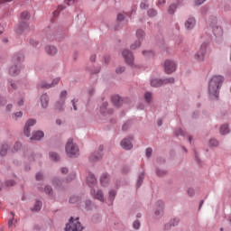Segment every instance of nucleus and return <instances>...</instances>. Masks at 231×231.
<instances>
[{
  "label": "nucleus",
  "instance_id": "4d7b16f0",
  "mask_svg": "<svg viewBox=\"0 0 231 231\" xmlns=\"http://www.w3.org/2000/svg\"><path fill=\"white\" fill-rule=\"evenodd\" d=\"M140 226H141L140 220H135V221H134V223H133V228H134V230H140Z\"/></svg>",
  "mask_w": 231,
  "mask_h": 231
},
{
  "label": "nucleus",
  "instance_id": "20e7f679",
  "mask_svg": "<svg viewBox=\"0 0 231 231\" xmlns=\"http://www.w3.org/2000/svg\"><path fill=\"white\" fill-rule=\"evenodd\" d=\"M208 53H210V48L208 47V43L204 42L195 54L196 60L203 62L205 60V55H208Z\"/></svg>",
  "mask_w": 231,
  "mask_h": 231
},
{
  "label": "nucleus",
  "instance_id": "58836bf2",
  "mask_svg": "<svg viewBox=\"0 0 231 231\" xmlns=\"http://www.w3.org/2000/svg\"><path fill=\"white\" fill-rule=\"evenodd\" d=\"M162 86H165V84H174V78H164L161 79Z\"/></svg>",
  "mask_w": 231,
  "mask_h": 231
},
{
  "label": "nucleus",
  "instance_id": "5fc2aeb1",
  "mask_svg": "<svg viewBox=\"0 0 231 231\" xmlns=\"http://www.w3.org/2000/svg\"><path fill=\"white\" fill-rule=\"evenodd\" d=\"M62 10H64V6L59 5L58 9L53 12L54 17H57V15H59L60 14V12H62Z\"/></svg>",
  "mask_w": 231,
  "mask_h": 231
},
{
  "label": "nucleus",
  "instance_id": "b1692460",
  "mask_svg": "<svg viewBox=\"0 0 231 231\" xmlns=\"http://www.w3.org/2000/svg\"><path fill=\"white\" fill-rule=\"evenodd\" d=\"M180 225V218L175 217L170 221V223L164 226L165 230H171V226H178Z\"/></svg>",
  "mask_w": 231,
  "mask_h": 231
},
{
  "label": "nucleus",
  "instance_id": "4be33fe9",
  "mask_svg": "<svg viewBox=\"0 0 231 231\" xmlns=\"http://www.w3.org/2000/svg\"><path fill=\"white\" fill-rule=\"evenodd\" d=\"M175 136H187L188 142L189 143H192V137L189 135L187 133H185V131H183V129L181 128H178L175 131Z\"/></svg>",
  "mask_w": 231,
  "mask_h": 231
},
{
  "label": "nucleus",
  "instance_id": "412c9836",
  "mask_svg": "<svg viewBox=\"0 0 231 231\" xmlns=\"http://www.w3.org/2000/svg\"><path fill=\"white\" fill-rule=\"evenodd\" d=\"M19 73H21V66L14 65L9 68V75H11V77H16Z\"/></svg>",
  "mask_w": 231,
  "mask_h": 231
},
{
  "label": "nucleus",
  "instance_id": "e433bc0d",
  "mask_svg": "<svg viewBox=\"0 0 231 231\" xmlns=\"http://www.w3.org/2000/svg\"><path fill=\"white\" fill-rule=\"evenodd\" d=\"M108 201L110 203V205H113V201H115V198H116V190L112 189L109 191L108 193Z\"/></svg>",
  "mask_w": 231,
  "mask_h": 231
},
{
  "label": "nucleus",
  "instance_id": "f8f14e48",
  "mask_svg": "<svg viewBox=\"0 0 231 231\" xmlns=\"http://www.w3.org/2000/svg\"><path fill=\"white\" fill-rule=\"evenodd\" d=\"M164 71L168 75L174 73V71H176V62L171 60H166L164 62Z\"/></svg>",
  "mask_w": 231,
  "mask_h": 231
},
{
  "label": "nucleus",
  "instance_id": "8fccbe9b",
  "mask_svg": "<svg viewBox=\"0 0 231 231\" xmlns=\"http://www.w3.org/2000/svg\"><path fill=\"white\" fill-rule=\"evenodd\" d=\"M77 178V173H75V171H72L69 174V176L67 177V181H73V180H75Z\"/></svg>",
  "mask_w": 231,
  "mask_h": 231
},
{
  "label": "nucleus",
  "instance_id": "79ce46f5",
  "mask_svg": "<svg viewBox=\"0 0 231 231\" xmlns=\"http://www.w3.org/2000/svg\"><path fill=\"white\" fill-rule=\"evenodd\" d=\"M144 100H145L146 104H151V102H152V93L146 92L144 94Z\"/></svg>",
  "mask_w": 231,
  "mask_h": 231
},
{
  "label": "nucleus",
  "instance_id": "603ef678",
  "mask_svg": "<svg viewBox=\"0 0 231 231\" xmlns=\"http://www.w3.org/2000/svg\"><path fill=\"white\" fill-rule=\"evenodd\" d=\"M124 71H125V67H124V66H119L116 69V73L117 75H122V73H124Z\"/></svg>",
  "mask_w": 231,
  "mask_h": 231
},
{
  "label": "nucleus",
  "instance_id": "dca6fc26",
  "mask_svg": "<svg viewBox=\"0 0 231 231\" xmlns=\"http://www.w3.org/2000/svg\"><path fill=\"white\" fill-rule=\"evenodd\" d=\"M131 140H133V136L125 138L121 141V147L125 149V151H131V149H133V143Z\"/></svg>",
  "mask_w": 231,
  "mask_h": 231
},
{
  "label": "nucleus",
  "instance_id": "0eeeda50",
  "mask_svg": "<svg viewBox=\"0 0 231 231\" xmlns=\"http://www.w3.org/2000/svg\"><path fill=\"white\" fill-rule=\"evenodd\" d=\"M136 39L137 41L130 45V50H137V48H140V46H142V43L145 39V32H143V30L142 29H138L136 31Z\"/></svg>",
  "mask_w": 231,
  "mask_h": 231
},
{
  "label": "nucleus",
  "instance_id": "393cba45",
  "mask_svg": "<svg viewBox=\"0 0 231 231\" xmlns=\"http://www.w3.org/2000/svg\"><path fill=\"white\" fill-rule=\"evenodd\" d=\"M8 149H10V144L4 143L0 147V156H6L8 154Z\"/></svg>",
  "mask_w": 231,
  "mask_h": 231
},
{
  "label": "nucleus",
  "instance_id": "37998d69",
  "mask_svg": "<svg viewBox=\"0 0 231 231\" xmlns=\"http://www.w3.org/2000/svg\"><path fill=\"white\" fill-rule=\"evenodd\" d=\"M155 172H156L157 176L162 178L167 174V170L157 168Z\"/></svg>",
  "mask_w": 231,
  "mask_h": 231
},
{
  "label": "nucleus",
  "instance_id": "f3484780",
  "mask_svg": "<svg viewBox=\"0 0 231 231\" xmlns=\"http://www.w3.org/2000/svg\"><path fill=\"white\" fill-rule=\"evenodd\" d=\"M41 105L42 109H47L48 106H50V97L47 93H44L41 96Z\"/></svg>",
  "mask_w": 231,
  "mask_h": 231
},
{
  "label": "nucleus",
  "instance_id": "09e8293b",
  "mask_svg": "<svg viewBox=\"0 0 231 231\" xmlns=\"http://www.w3.org/2000/svg\"><path fill=\"white\" fill-rule=\"evenodd\" d=\"M21 147H23V144L20 142H16L12 149V152H17Z\"/></svg>",
  "mask_w": 231,
  "mask_h": 231
},
{
  "label": "nucleus",
  "instance_id": "49530a36",
  "mask_svg": "<svg viewBox=\"0 0 231 231\" xmlns=\"http://www.w3.org/2000/svg\"><path fill=\"white\" fill-rule=\"evenodd\" d=\"M88 71L91 73V75H97V73H100V67H91L88 69Z\"/></svg>",
  "mask_w": 231,
  "mask_h": 231
},
{
  "label": "nucleus",
  "instance_id": "864d4df0",
  "mask_svg": "<svg viewBox=\"0 0 231 231\" xmlns=\"http://www.w3.org/2000/svg\"><path fill=\"white\" fill-rule=\"evenodd\" d=\"M68 97V91L62 90L60 94V100L66 101V97Z\"/></svg>",
  "mask_w": 231,
  "mask_h": 231
},
{
  "label": "nucleus",
  "instance_id": "bb28decb",
  "mask_svg": "<svg viewBox=\"0 0 231 231\" xmlns=\"http://www.w3.org/2000/svg\"><path fill=\"white\" fill-rule=\"evenodd\" d=\"M150 84L152 88H162V79H152L150 80Z\"/></svg>",
  "mask_w": 231,
  "mask_h": 231
},
{
  "label": "nucleus",
  "instance_id": "39448f33",
  "mask_svg": "<svg viewBox=\"0 0 231 231\" xmlns=\"http://www.w3.org/2000/svg\"><path fill=\"white\" fill-rule=\"evenodd\" d=\"M84 230V226H82V224L79 222V217L76 219L71 217L69 220V223L66 224L65 231H82Z\"/></svg>",
  "mask_w": 231,
  "mask_h": 231
},
{
  "label": "nucleus",
  "instance_id": "0e129e2a",
  "mask_svg": "<svg viewBox=\"0 0 231 231\" xmlns=\"http://www.w3.org/2000/svg\"><path fill=\"white\" fill-rule=\"evenodd\" d=\"M5 185H6V187H14V185H15V180H8L5 181Z\"/></svg>",
  "mask_w": 231,
  "mask_h": 231
},
{
  "label": "nucleus",
  "instance_id": "72a5a7b5",
  "mask_svg": "<svg viewBox=\"0 0 231 231\" xmlns=\"http://www.w3.org/2000/svg\"><path fill=\"white\" fill-rule=\"evenodd\" d=\"M23 156L24 158H27L29 162H34L35 160V155H33V152H32V151L30 150L24 152Z\"/></svg>",
  "mask_w": 231,
  "mask_h": 231
},
{
  "label": "nucleus",
  "instance_id": "4c0bfd02",
  "mask_svg": "<svg viewBox=\"0 0 231 231\" xmlns=\"http://www.w3.org/2000/svg\"><path fill=\"white\" fill-rule=\"evenodd\" d=\"M49 156L51 160H52V162H59V160H60V156L59 155V153L55 152H50Z\"/></svg>",
  "mask_w": 231,
  "mask_h": 231
},
{
  "label": "nucleus",
  "instance_id": "7ed1b4c3",
  "mask_svg": "<svg viewBox=\"0 0 231 231\" xmlns=\"http://www.w3.org/2000/svg\"><path fill=\"white\" fill-rule=\"evenodd\" d=\"M65 152L69 158H77L79 156V145L73 143V139L70 138L68 140L65 146Z\"/></svg>",
  "mask_w": 231,
  "mask_h": 231
},
{
  "label": "nucleus",
  "instance_id": "6e6d98bb",
  "mask_svg": "<svg viewBox=\"0 0 231 231\" xmlns=\"http://www.w3.org/2000/svg\"><path fill=\"white\" fill-rule=\"evenodd\" d=\"M13 118H14V120H19V118H23V112L19 111L13 114Z\"/></svg>",
  "mask_w": 231,
  "mask_h": 231
},
{
  "label": "nucleus",
  "instance_id": "423d86ee",
  "mask_svg": "<svg viewBox=\"0 0 231 231\" xmlns=\"http://www.w3.org/2000/svg\"><path fill=\"white\" fill-rule=\"evenodd\" d=\"M20 17H21V23L15 29V32L18 34H21V33H23V32H24V30H27L28 23H26V21H28V19H30V14L26 11L23 12L21 14Z\"/></svg>",
  "mask_w": 231,
  "mask_h": 231
},
{
  "label": "nucleus",
  "instance_id": "9b49d317",
  "mask_svg": "<svg viewBox=\"0 0 231 231\" xmlns=\"http://www.w3.org/2000/svg\"><path fill=\"white\" fill-rule=\"evenodd\" d=\"M122 55L125 59V62L128 64V66H134V56L133 55V52L129 50H124Z\"/></svg>",
  "mask_w": 231,
  "mask_h": 231
},
{
  "label": "nucleus",
  "instance_id": "4468645a",
  "mask_svg": "<svg viewBox=\"0 0 231 231\" xmlns=\"http://www.w3.org/2000/svg\"><path fill=\"white\" fill-rule=\"evenodd\" d=\"M90 194L95 199H97L101 203H104V201H106V199L104 198V192L100 189L96 190L95 189H91Z\"/></svg>",
  "mask_w": 231,
  "mask_h": 231
},
{
  "label": "nucleus",
  "instance_id": "c9c22d12",
  "mask_svg": "<svg viewBox=\"0 0 231 231\" xmlns=\"http://www.w3.org/2000/svg\"><path fill=\"white\" fill-rule=\"evenodd\" d=\"M42 208V202L40 200H36L33 208H32V212H39Z\"/></svg>",
  "mask_w": 231,
  "mask_h": 231
},
{
  "label": "nucleus",
  "instance_id": "c85d7f7f",
  "mask_svg": "<svg viewBox=\"0 0 231 231\" xmlns=\"http://www.w3.org/2000/svg\"><path fill=\"white\" fill-rule=\"evenodd\" d=\"M45 51L48 53V55H56L57 53V47L53 45H47L45 47Z\"/></svg>",
  "mask_w": 231,
  "mask_h": 231
},
{
  "label": "nucleus",
  "instance_id": "473e14b6",
  "mask_svg": "<svg viewBox=\"0 0 231 231\" xmlns=\"http://www.w3.org/2000/svg\"><path fill=\"white\" fill-rule=\"evenodd\" d=\"M64 104H66V101H64V99H59L55 104L56 109H58V111H63Z\"/></svg>",
  "mask_w": 231,
  "mask_h": 231
},
{
  "label": "nucleus",
  "instance_id": "9d476101",
  "mask_svg": "<svg viewBox=\"0 0 231 231\" xmlns=\"http://www.w3.org/2000/svg\"><path fill=\"white\" fill-rule=\"evenodd\" d=\"M60 82V78H55L51 84L46 81H42L40 84H38V89H50L51 88H55V86H57V84Z\"/></svg>",
  "mask_w": 231,
  "mask_h": 231
},
{
  "label": "nucleus",
  "instance_id": "e2e57ef3",
  "mask_svg": "<svg viewBox=\"0 0 231 231\" xmlns=\"http://www.w3.org/2000/svg\"><path fill=\"white\" fill-rule=\"evenodd\" d=\"M8 100L6 97L0 96V106H6Z\"/></svg>",
  "mask_w": 231,
  "mask_h": 231
},
{
  "label": "nucleus",
  "instance_id": "a211bd4d",
  "mask_svg": "<svg viewBox=\"0 0 231 231\" xmlns=\"http://www.w3.org/2000/svg\"><path fill=\"white\" fill-rule=\"evenodd\" d=\"M87 184L90 189H93L95 185H97V178H95V174L89 172L88 177H87Z\"/></svg>",
  "mask_w": 231,
  "mask_h": 231
},
{
  "label": "nucleus",
  "instance_id": "13d9d810",
  "mask_svg": "<svg viewBox=\"0 0 231 231\" xmlns=\"http://www.w3.org/2000/svg\"><path fill=\"white\" fill-rule=\"evenodd\" d=\"M122 172L124 174H127L128 172H131V166L129 165H125L122 169Z\"/></svg>",
  "mask_w": 231,
  "mask_h": 231
},
{
  "label": "nucleus",
  "instance_id": "338daca9",
  "mask_svg": "<svg viewBox=\"0 0 231 231\" xmlns=\"http://www.w3.org/2000/svg\"><path fill=\"white\" fill-rule=\"evenodd\" d=\"M79 102V99L74 98L71 100V104H72V107L74 109V111H77L78 107H77V103Z\"/></svg>",
  "mask_w": 231,
  "mask_h": 231
},
{
  "label": "nucleus",
  "instance_id": "bf43d9fd",
  "mask_svg": "<svg viewBox=\"0 0 231 231\" xmlns=\"http://www.w3.org/2000/svg\"><path fill=\"white\" fill-rule=\"evenodd\" d=\"M35 178L37 181H42V180H44V175L42 174V172H38L36 173Z\"/></svg>",
  "mask_w": 231,
  "mask_h": 231
},
{
  "label": "nucleus",
  "instance_id": "052dcab7",
  "mask_svg": "<svg viewBox=\"0 0 231 231\" xmlns=\"http://www.w3.org/2000/svg\"><path fill=\"white\" fill-rule=\"evenodd\" d=\"M131 127V121H127L122 126L123 131H127Z\"/></svg>",
  "mask_w": 231,
  "mask_h": 231
},
{
  "label": "nucleus",
  "instance_id": "c756f323",
  "mask_svg": "<svg viewBox=\"0 0 231 231\" xmlns=\"http://www.w3.org/2000/svg\"><path fill=\"white\" fill-rule=\"evenodd\" d=\"M100 183L102 187H107V183H109V175L107 173H103L100 178Z\"/></svg>",
  "mask_w": 231,
  "mask_h": 231
},
{
  "label": "nucleus",
  "instance_id": "ea45409f",
  "mask_svg": "<svg viewBox=\"0 0 231 231\" xmlns=\"http://www.w3.org/2000/svg\"><path fill=\"white\" fill-rule=\"evenodd\" d=\"M147 15L151 18L156 17V15H158V10L151 8L147 11Z\"/></svg>",
  "mask_w": 231,
  "mask_h": 231
},
{
  "label": "nucleus",
  "instance_id": "ddd939ff",
  "mask_svg": "<svg viewBox=\"0 0 231 231\" xmlns=\"http://www.w3.org/2000/svg\"><path fill=\"white\" fill-rule=\"evenodd\" d=\"M186 32H192L196 28V17L189 16L184 23Z\"/></svg>",
  "mask_w": 231,
  "mask_h": 231
},
{
  "label": "nucleus",
  "instance_id": "774afa93",
  "mask_svg": "<svg viewBox=\"0 0 231 231\" xmlns=\"http://www.w3.org/2000/svg\"><path fill=\"white\" fill-rule=\"evenodd\" d=\"M194 194H196V191L194 190V189L193 188H189L188 189V195L192 198V196H194Z\"/></svg>",
  "mask_w": 231,
  "mask_h": 231
},
{
  "label": "nucleus",
  "instance_id": "de8ad7c7",
  "mask_svg": "<svg viewBox=\"0 0 231 231\" xmlns=\"http://www.w3.org/2000/svg\"><path fill=\"white\" fill-rule=\"evenodd\" d=\"M69 203L75 204V203H79V201H80V199L79 196L77 195H73L69 198Z\"/></svg>",
  "mask_w": 231,
  "mask_h": 231
},
{
  "label": "nucleus",
  "instance_id": "a19ab883",
  "mask_svg": "<svg viewBox=\"0 0 231 231\" xmlns=\"http://www.w3.org/2000/svg\"><path fill=\"white\" fill-rule=\"evenodd\" d=\"M85 209L87 211L93 210V202L91 199L85 200Z\"/></svg>",
  "mask_w": 231,
  "mask_h": 231
},
{
  "label": "nucleus",
  "instance_id": "f257e3e1",
  "mask_svg": "<svg viewBox=\"0 0 231 231\" xmlns=\"http://www.w3.org/2000/svg\"><path fill=\"white\" fill-rule=\"evenodd\" d=\"M223 82H225V77L222 75H215L208 80V92L210 98H214L215 100L219 98Z\"/></svg>",
  "mask_w": 231,
  "mask_h": 231
},
{
  "label": "nucleus",
  "instance_id": "6e6552de",
  "mask_svg": "<svg viewBox=\"0 0 231 231\" xmlns=\"http://www.w3.org/2000/svg\"><path fill=\"white\" fill-rule=\"evenodd\" d=\"M104 156V145H100L97 151L92 152L88 160L91 163H97V162H100Z\"/></svg>",
  "mask_w": 231,
  "mask_h": 231
},
{
  "label": "nucleus",
  "instance_id": "7c9ffc66",
  "mask_svg": "<svg viewBox=\"0 0 231 231\" xmlns=\"http://www.w3.org/2000/svg\"><path fill=\"white\" fill-rule=\"evenodd\" d=\"M38 189L40 192H42L43 190L45 194H48V196H53V188L50 185L45 186L44 189L42 187H39Z\"/></svg>",
  "mask_w": 231,
  "mask_h": 231
},
{
  "label": "nucleus",
  "instance_id": "f704fd0d",
  "mask_svg": "<svg viewBox=\"0 0 231 231\" xmlns=\"http://www.w3.org/2000/svg\"><path fill=\"white\" fill-rule=\"evenodd\" d=\"M178 4H171L168 8V13L170 15H174L176 14V10H178Z\"/></svg>",
  "mask_w": 231,
  "mask_h": 231
},
{
  "label": "nucleus",
  "instance_id": "cd10ccee",
  "mask_svg": "<svg viewBox=\"0 0 231 231\" xmlns=\"http://www.w3.org/2000/svg\"><path fill=\"white\" fill-rule=\"evenodd\" d=\"M14 62H23L24 61V53L23 52H18L14 54L13 57Z\"/></svg>",
  "mask_w": 231,
  "mask_h": 231
},
{
  "label": "nucleus",
  "instance_id": "a18cd8bd",
  "mask_svg": "<svg viewBox=\"0 0 231 231\" xmlns=\"http://www.w3.org/2000/svg\"><path fill=\"white\" fill-rule=\"evenodd\" d=\"M219 145V141L216 138H212L209 140V147H217Z\"/></svg>",
  "mask_w": 231,
  "mask_h": 231
},
{
  "label": "nucleus",
  "instance_id": "69168bd1",
  "mask_svg": "<svg viewBox=\"0 0 231 231\" xmlns=\"http://www.w3.org/2000/svg\"><path fill=\"white\" fill-rule=\"evenodd\" d=\"M30 45L33 46V48H35V47L39 46V42L37 40L31 39L30 40Z\"/></svg>",
  "mask_w": 231,
  "mask_h": 231
},
{
  "label": "nucleus",
  "instance_id": "f03ea898",
  "mask_svg": "<svg viewBox=\"0 0 231 231\" xmlns=\"http://www.w3.org/2000/svg\"><path fill=\"white\" fill-rule=\"evenodd\" d=\"M208 26L211 28L215 37L221 41V37H223V28L217 24V17L210 16L208 19Z\"/></svg>",
  "mask_w": 231,
  "mask_h": 231
},
{
  "label": "nucleus",
  "instance_id": "a878e982",
  "mask_svg": "<svg viewBox=\"0 0 231 231\" xmlns=\"http://www.w3.org/2000/svg\"><path fill=\"white\" fill-rule=\"evenodd\" d=\"M143 180H145V172L141 171L137 177V182H136L137 189H140V187H142V184L143 183Z\"/></svg>",
  "mask_w": 231,
  "mask_h": 231
},
{
  "label": "nucleus",
  "instance_id": "1a4fd4ad",
  "mask_svg": "<svg viewBox=\"0 0 231 231\" xmlns=\"http://www.w3.org/2000/svg\"><path fill=\"white\" fill-rule=\"evenodd\" d=\"M37 124V120L33 118H30L26 121L24 128H23V134L27 138H30L32 136V127Z\"/></svg>",
  "mask_w": 231,
  "mask_h": 231
},
{
  "label": "nucleus",
  "instance_id": "2f4dec72",
  "mask_svg": "<svg viewBox=\"0 0 231 231\" xmlns=\"http://www.w3.org/2000/svg\"><path fill=\"white\" fill-rule=\"evenodd\" d=\"M219 133L222 136H225L230 133V128L228 125H222L219 129Z\"/></svg>",
  "mask_w": 231,
  "mask_h": 231
},
{
  "label": "nucleus",
  "instance_id": "2eb2a0df",
  "mask_svg": "<svg viewBox=\"0 0 231 231\" xmlns=\"http://www.w3.org/2000/svg\"><path fill=\"white\" fill-rule=\"evenodd\" d=\"M163 208H164L163 202L162 200H158L155 203V210H154V214L156 217H162V216H163Z\"/></svg>",
  "mask_w": 231,
  "mask_h": 231
},
{
  "label": "nucleus",
  "instance_id": "aec40b11",
  "mask_svg": "<svg viewBox=\"0 0 231 231\" xmlns=\"http://www.w3.org/2000/svg\"><path fill=\"white\" fill-rule=\"evenodd\" d=\"M44 138V132L38 130L32 132V136L31 137V140H35L36 142H39Z\"/></svg>",
  "mask_w": 231,
  "mask_h": 231
},
{
  "label": "nucleus",
  "instance_id": "6ab92c4d",
  "mask_svg": "<svg viewBox=\"0 0 231 231\" xmlns=\"http://www.w3.org/2000/svg\"><path fill=\"white\" fill-rule=\"evenodd\" d=\"M108 103L103 102L100 106V113L102 115H113V108H107Z\"/></svg>",
  "mask_w": 231,
  "mask_h": 231
},
{
  "label": "nucleus",
  "instance_id": "3c124183",
  "mask_svg": "<svg viewBox=\"0 0 231 231\" xmlns=\"http://www.w3.org/2000/svg\"><path fill=\"white\" fill-rule=\"evenodd\" d=\"M52 183L53 185H56V187H60L62 185V180H60V179L56 177L52 180Z\"/></svg>",
  "mask_w": 231,
  "mask_h": 231
},
{
  "label": "nucleus",
  "instance_id": "5701e85b",
  "mask_svg": "<svg viewBox=\"0 0 231 231\" xmlns=\"http://www.w3.org/2000/svg\"><path fill=\"white\" fill-rule=\"evenodd\" d=\"M111 100L116 106V107H120V106H123L124 104V99H122V97H120L118 95L112 96Z\"/></svg>",
  "mask_w": 231,
  "mask_h": 231
},
{
  "label": "nucleus",
  "instance_id": "680f3d73",
  "mask_svg": "<svg viewBox=\"0 0 231 231\" xmlns=\"http://www.w3.org/2000/svg\"><path fill=\"white\" fill-rule=\"evenodd\" d=\"M152 155V148H146L145 150L146 158H151Z\"/></svg>",
  "mask_w": 231,
  "mask_h": 231
},
{
  "label": "nucleus",
  "instance_id": "c03bdc74",
  "mask_svg": "<svg viewBox=\"0 0 231 231\" xmlns=\"http://www.w3.org/2000/svg\"><path fill=\"white\" fill-rule=\"evenodd\" d=\"M141 10H147L149 8V0H143L140 4Z\"/></svg>",
  "mask_w": 231,
  "mask_h": 231
}]
</instances>
